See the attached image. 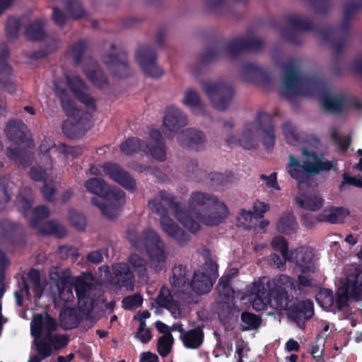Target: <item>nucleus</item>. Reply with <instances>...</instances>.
Wrapping results in <instances>:
<instances>
[{"label":"nucleus","mask_w":362,"mask_h":362,"mask_svg":"<svg viewBox=\"0 0 362 362\" xmlns=\"http://www.w3.org/2000/svg\"><path fill=\"white\" fill-rule=\"evenodd\" d=\"M134 246L137 248L144 247L146 250L151 259V267L156 272L164 269L166 260L164 243L153 229L144 230L142 236L135 240Z\"/></svg>","instance_id":"6"},{"label":"nucleus","mask_w":362,"mask_h":362,"mask_svg":"<svg viewBox=\"0 0 362 362\" xmlns=\"http://www.w3.org/2000/svg\"><path fill=\"white\" fill-rule=\"evenodd\" d=\"M86 48L87 43L86 40H78L71 45V55L74 60L76 66H78L81 63Z\"/></svg>","instance_id":"55"},{"label":"nucleus","mask_w":362,"mask_h":362,"mask_svg":"<svg viewBox=\"0 0 362 362\" xmlns=\"http://www.w3.org/2000/svg\"><path fill=\"white\" fill-rule=\"evenodd\" d=\"M173 279L172 285L177 291L185 293L189 289L190 282L187 277L188 269L182 264L175 265L172 269Z\"/></svg>","instance_id":"26"},{"label":"nucleus","mask_w":362,"mask_h":362,"mask_svg":"<svg viewBox=\"0 0 362 362\" xmlns=\"http://www.w3.org/2000/svg\"><path fill=\"white\" fill-rule=\"evenodd\" d=\"M84 186L91 194L103 198L108 185L102 178L92 177L86 181Z\"/></svg>","instance_id":"41"},{"label":"nucleus","mask_w":362,"mask_h":362,"mask_svg":"<svg viewBox=\"0 0 362 362\" xmlns=\"http://www.w3.org/2000/svg\"><path fill=\"white\" fill-rule=\"evenodd\" d=\"M84 71L87 78L95 86L103 88L108 84V78L101 69L98 68L91 70L85 69Z\"/></svg>","instance_id":"43"},{"label":"nucleus","mask_w":362,"mask_h":362,"mask_svg":"<svg viewBox=\"0 0 362 362\" xmlns=\"http://www.w3.org/2000/svg\"><path fill=\"white\" fill-rule=\"evenodd\" d=\"M226 54L231 58L239 57L243 52H259L262 50L264 42L257 37H238L223 45Z\"/></svg>","instance_id":"10"},{"label":"nucleus","mask_w":362,"mask_h":362,"mask_svg":"<svg viewBox=\"0 0 362 362\" xmlns=\"http://www.w3.org/2000/svg\"><path fill=\"white\" fill-rule=\"evenodd\" d=\"M69 221L71 226L79 231L84 230L86 226L85 216L75 209L69 211Z\"/></svg>","instance_id":"50"},{"label":"nucleus","mask_w":362,"mask_h":362,"mask_svg":"<svg viewBox=\"0 0 362 362\" xmlns=\"http://www.w3.org/2000/svg\"><path fill=\"white\" fill-rule=\"evenodd\" d=\"M240 320L243 324L240 325V329L243 332L257 330L261 327L262 322L260 315L246 310L241 313Z\"/></svg>","instance_id":"35"},{"label":"nucleus","mask_w":362,"mask_h":362,"mask_svg":"<svg viewBox=\"0 0 362 362\" xmlns=\"http://www.w3.org/2000/svg\"><path fill=\"white\" fill-rule=\"evenodd\" d=\"M297 228L298 223L292 213L283 214L277 223L278 230L284 234H292L296 231Z\"/></svg>","instance_id":"38"},{"label":"nucleus","mask_w":362,"mask_h":362,"mask_svg":"<svg viewBox=\"0 0 362 362\" xmlns=\"http://www.w3.org/2000/svg\"><path fill=\"white\" fill-rule=\"evenodd\" d=\"M45 22L43 19H36L25 28V37L28 40L39 42L43 40L47 34L45 30Z\"/></svg>","instance_id":"31"},{"label":"nucleus","mask_w":362,"mask_h":362,"mask_svg":"<svg viewBox=\"0 0 362 362\" xmlns=\"http://www.w3.org/2000/svg\"><path fill=\"white\" fill-rule=\"evenodd\" d=\"M103 170L109 177L123 187L125 189L134 192L136 189V182L130 173L119 164L111 162L105 163Z\"/></svg>","instance_id":"17"},{"label":"nucleus","mask_w":362,"mask_h":362,"mask_svg":"<svg viewBox=\"0 0 362 362\" xmlns=\"http://www.w3.org/2000/svg\"><path fill=\"white\" fill-rule=\"evenodd\" d=\"M136 59L144 73L152 78H160L163 74V69L157 64L156 51L150 45H141L135 54Z\"/></svg>","instance_id":"9"},{"label":"nucleus","mask_w":362,"mask_h":362,"mask_svg":"<svg viewBox=\"0 0 362 362\" xmlns=\"http://www.w3.org/2000/svg\"><path fill=\"white\" fill-rule=\"evenodd\" d=\"M301 154L307 158L303 163H300L297 157L290 154L286 166L288 174L298 184L306 183L311 176L318 175L320 172L329 171L333 167L331 161L322 160L316 151L303 148Z\"/></svg>","instance_id":"4"},{"label":"nucleus","mask_w":362,"mask_h":362,"mask_svg":"<svg viewBox=\"0 0 362 362\" xmlns=\"http://www.w3.org/2000/svg\"><path fill=\"white\" fill-rule=\"evenodd\" d=\"M354 272L348 274L342 284L337 288L335 294V303L339 311L348 307L350 298L357 300L362 298V288L358 281H356Z\"/></svg>","instance_id":"8"},{"label":"nucleus","mask_w":362,"mask_h":362,"mask_svg":"<svg viewBox=\"0 0 362 362\" xmlns=\"http://www.w3.org/2000/svg\"><path fill=\"white\" fill-rule=\"evenodd\" d=\"M12 68L8 65L6 57L0 54V90H6L12 93L16 90V85L11 81Z\"/></svg>","instance_id":"32"},{"label":"nucleus","mask_w":362,"mask_h":362,"mask_svg":"<svg viewBox=\"0 0 362 362\" xmlns=\"http://www.w3.org/2000/svg\"><path fill=\"white\" fill-rule=\"evenodd\" d=\"M296 281L285 274L275 276L272 281L263 276L254 284L255 294L252 307L256 310H264L268 304L276 310L286 309L296 293Z\"/></svg>","instance_id":"3"},{"label":"nucleus","mask_w":362,"mask_h":362,"mask_svg":"<svg viewBox=\"0 0 362 362\" xmlns=\"http://www.w3.org/2000/svg\"><path fill=\"white\" fill-rule=\"evenodd\" d=\"M45 318L42 314L34 315L30 322V332L33 337L38 339L42 336Z\"/></svg>","instance_id":"59"},{"label":"nucleus","mask_w":362,"mask_h":362,"mask_svg":"<svg viewBox=\"0 0 362 362\" xmlns=\"http://www.w3.org/2000/svg\"><path fill=\"white\" fill-rule=\"evenodd\" d=\"M21 22L18 18L10 17L5 26L6 35L8 41H13L18 36Z\"/></svg>","instance_id":"48"},{"label":"nucleus","mask_w":362,"mask_h":362,"mask_svg":"<svg viewBox=\"0 0 362 362\" xmlns=\"http://www.w3.org/2000/svg\"><path fill=\"white\" fill-rule=\"evenodd\" d=\"M62 129L63 133L71 139L79 138L83 135L74 120L64 121Z\"/></svg>","instance_id":"53"},{"label":"nucleus","mask_w":362,"mask_h":362,"mask_svg":"<svg viewBox=\"0 0 362 362\" xmlns=\"http://www.w3.org/2000/svg\"><path fill=\"white\" fill-rule=\"evenodd\" d=\"M206 177L209 180L210 185L214 187H223L232 180L230 175L217 172L206 173Z\"/></svg>","instance_id":"54"},{"label":"nucleus","mask_w":362,"mask_h":362,"mask_svg":"<svg viewBox=\"0 0 362 362\" xmlns=\"http://www.w3.org/2000/svg\"><path fill=\"white\" fill-rule=\"evenodd\" d=\"M221 54L220 45L218 42H216L212 46L208 47L200 54L199 61L203 64H206L218 59Z\"/></svg>","instance_id":"46"},{"label":"nucleus","mask_w":362,"mask_h":362,"mask_svg":"<svg viewBox=\"0 0 362 362\" xmlns=\"http://www.w3.org/2000/svg\"><path fill=\"white\" fill-rule=\"evenodd\" d=\"M64 6L67 12L75 19L86 16V11L82 7L79 0H66Z\"/></svg>","instance_id":"51"},{"label":"nucleus","mask_w":362,"mask_h":362,"mask_svg":"<svg viewBox=\"0 0 362 362\" xmlns=\"http://www.w3.org/2000/svg\"><path fill=\"white\" fill-rule=\"evenodd\" d=\"M253 124H245L243 129L241 137L239 139H236L235 136H230L226 139V141L228 146L234 144H239V145L245 149L250 150L254 148L255 146V141L253 136Z\"/></svg>","instance_id":"29"},{"label":"nucleus","mask_w":362,"mask_h":362,"mask_svg":"<svg viewBox=\"0 0 362 362\" xmlns=\"http://www.w3.org/2000/svg\"><path fill=\"white\" fill-rule=\"evenodd\" d=\"M283 90L281 95L288 101L293 102L296 96L313 95L315 90L320 93V100L325 111L341 112L344 107V97H332L326 84L315 77H304L293 62H286L283 66Z\"/></svg>","instance_id":"1"},{"label":"nucleus","mask_w":362,"mask_h":362,"mask_svg":"<svg viewBox=\"0 0 362 362\" xmlns=\"http://www.w3.org/2000/svg\"><path fill=\"white\" fill-rule=\"evenodd\" d=\"M228 214L226 204L215 195L194 192L190 196L188 210L182 208L175 216L186 228L195 233L200 229L198 221L207 226H216L223 223Z\"/></svg>","instance_id":"2"},{"label":"nucleus","mask_w":362,"mask_h":362,"mask_svg":"<svg viewBox=\"0 0 362 362\" xmlns=\"http://www.w3.org/2000/svg\"><path fill=\"white\" fill-rule=\"evenodd\" d=\"M92 115L89 112H82L81 115L75 118H72L73 120L77 124V126L80 128L81 132L84 135L85 133L89 130L92 127Z\"/></svg>","instance_id":"63"},{"label":"nucleus","mask_w":362,"mask_h":362,"mask_svg":"<svg viewBox=\"0 0 362 362\" xmlns=\"http://www.w3.org/2000/svg\"><path fill=\"white\" fill-rule=\"evenodd\" d=\"M112 272L115 285L120 289L133 291L134 287V276L127 264L116 263L112 265Z\"/></svg>","instance_id":"24"},{"label":"nucleus","mask_w":362,"mask_h":362,"mask_svg":"<svg viewBox=\"0 0 362 362\" xmlns=\"http://www.w3.org/2000/svg\"><path fill=\"white\" fill-rule=\"evenodd\" d=\"M7 156L23 168L32 163L30 154L25 149L19 147L7 148Z\"/></svg>","instance_id":"37"},{"label":"nucleus","mask_w":362,"mask_h":362,"mask_svg":"<svg viewBox=\"0 0 362 362\" xmlns=\"http://www.w3.org/2000/svg\"><path fill=\"white\" fill-rule=\"evenodd\" d=\"M282 132L288 144L296 146L299 142L298 134L296 127L290 122H286L282 125Z\"/></svg>","instance_id":"52"},{"label":"nucleus","mask_w":362,"mask_h":362,"mask_svg":"<svg viewBox=\"0 0 362 362\" xmlns=\"http://www.w3.org/2000/svg\"><path fill=\"white\" fill-rule=\"evenodd\" d=\"M49 215V211L46 206L42 205L34 208L32 210L30 226L35 228L40 222L47 218Z\"/></svg>","instance_id":"56"},{"label":"nucleus","mask_w":362,"mask_h":362,"mask_svg":"<svg viewBox=\"0 0 362 362\" xmlns=\"http://www.w3.org/2000/svg\"><path fill=\"white\" fill-rule=\"evenodd\" d=\"M317 302L325 308H329L334 302L333 291L329 288H321L316 294Z\"/></svg>","instance_id":"49"},{"label":"nucleus","mask_w":362,"mask_h":362,"mask_svg":"<svg viewBox=\"0 0 362 362\" xmlns=\"http://www.w3.org/2000/svg\"><path fill=\"white\" fill-rule=\"evenodd\" d=\"M282 310H287L288 318L301 327L314 315V304L309 299L296 300Z\"/></svg>","instance_id":"16"},{"label":"nucleus","mask_w":362,"mask_h":362,"mask_svg":"<svg viewBox=\"0 0 362 362\" xmlns=\"http://www.w3.org/2000/svg\"><path fill=\"white\" fill-rule=\"evenodd\" d=\"M334 29L331 25H327L320 30V36L322 40L328 44L331 49L337 57H339L344 50L345 42L344 40H337L334 39L333 35Z\"/></svg>","instance_id":"30"},{"label":"nucleus","mask_w":362,"mask_h":362,"mask_svg":"<svg viewBox=\"0 0 362 362\" xmlns=\"http://www.w3.org/2000/svg\"><path fill=\"white\" fill-rule=\"evenodd\" d=\"M119 148L122 153L127 156L141 151L149 153L154 159L160 161L166 159L165 143L161 132L157 129H153L149 132L148 141L130 137L120 144Z\"/></svg>","instance_id":"5"},{"label":"nucleus","mask_w":362,"mask_h":362,"mask_svg":"<svg viewBox=\"0 0 362 362\" xmlns=\"http://www.w3.org/2000/svg\"><path fill=\"white\" fill-rule=\"evenodd\" d=\"M128 263L140 278L147 277V261L141 255L132 253L128 257Z\"/></svg>","instance_id":"42"},{"label":"nucleus","mask_w":362,"mask_h":362,"mask_svg":"<svg viewBox=\"0 0 362 362\" xmlns=\"http://www.w3.org/2000/svg\"><path fill=\"white\" fill-rule=\"evenodd\" d=\"M271 245L275 251L279 252L283 257L288 259L290 252H288V244L285 238L282 236L274 237L272 240Z\"/></svg>","instance_id":"61"},{"label":"nucleus","mask_w":362,"mask_h":362,"mask_svg":"<svg viewBox=\"0 0 362 362\" xmlns=\"http://www.w3.org/2000/svg\"><path fill=\"white\" fill-rule=\"evenodd\" d=\"M241 78L245 82L262 86H269L272 83L270 72L267 69L251 62L245 64L242 67Z\"/></svg>","instance_id":"19"},{"label":"nucleus","mask_w":362,"mask_h":362,"mask_svg":"<svg viewBox=\"0 0 362 362\" xmlns=\"http://www.w3.org/2000/svg\"><path fill=\"white\" fill-rule=\"evenodd\" d=\"M187 124V117L180 108L169 106L165 109L163 132L167 138H173L175 133Z\"/></svg>","instance_id":"13"},{"label":"nucleus","mask_w":362,"mask_h":362,"mask_svg":"<svg viewBox=\"0 0 362 362\" xmlns=\"http://www.w3.org/2000/svg\"><path fill=\"white\" fill-rule=\"evenodd\" d=\"M177 141L182 147L199 151L204 148L206 138L203 132L194 128H187L177 135Z\"/></svg>","instance_id":"22"},{"label":"nucleus","mask_w":362,"mask_h":362,"mask_svg":"<svg viewBox=\"0 0 362 362\" xmlns=\"http://www.w3.org/2000/svg\"><path fill=\"white\" fill-rule=\"evenodd\" d=\"M185 175L187 177L200 182L206 177V172L199 167L197 159H190L187 163Z\"/></svg>","instance_id":"40"},{"label":"nucleus","mask_w":362,"mask_h":362,"mask_svg":"<svg viewBox=\"0 0 362 362\" xmlns=\"http://www.w3.org/2000/svg\"><path fill=\"white\" fill-rule=\"evenodd\" d=\"M254 124L257 126L256 130L262 132V143L267 152L274 148L276 136L272 117L264 112L257 114Z\"/></svg>","instance_id":"14"},{"label":"nucleus","mask_w":362,"mask_h":362,"mask_svg":"<svg viewBox=\"0 0 362 362\" xmlns=\"http://www.w3.org/2000/svg\"><path fill=\"white\" fill-rule=\"evenodd\" d=\"M174 338L171 333L160 337L157 342V351L162 357H166L171 351Z\"/></svg>","instance_id":"45"},{"label":"nucleus","mask_w":362,"mask_h":362,"mask_svg":"<svg viewBox=\"0 0 362 362\" xmlns=\"http://www.w3.org/2000/svg\"><path fill=\"white\" fill-rule=\"evenodd\" d=\"M299 207L309 211H316L320 210L324 203L323 199L316 194L308 195L303 194L295 198Z\"/></svg>","instance_id":"33"},{"label":"nucleus","mask_w":362,"mask_h":362,"mask_svg":"<svg viewBox=\"0 0 362 362\" xmlns=\"http://www.w3.org/2000/svg\"><path fill=\"white\" fill-rule=\"evenodd\" d=\"M315 254L310 247L300 246L290 252L288 262L295 263L296 267L303 273L316 272Z\"/></svg>","instance_id":"15"},{"label":"nucleus","mask_w":362,"mask_h":362,"mask_svg":"<svg viewBox=\"0 0 362 362\" xmlns=\"http://www.w3.org/2000/svg\"><path fill=\"white\" fill-rule=\"evenodd\" d=\"M230 276H223L219 279L217 290L219 293V296L223 297L225 299L228 300L232 293H233V289L230 286Z\"/></svg>","instance_id":"58"},{"label":"nucleus","mask_w":362,"mask_h":362,"mask_svg":"<svg viewBox=\"0 0 362 362\" xmlns=\"http://www.w3.org/2000/svg\"><path fill=\"white\" fill-rule=\"evenodd\" d=\"M5 133L8 139L16 144H25L28 147L33 146L27 126L21 120H9Z\"/></svg>","instance_id":"20"},{"label":"nucleus","mask_w":362,"mask_h":362,"mask_svg":"<svg viewBox=\"0 0 362 362\" xmlns=\"http://www.w3.org/2000/svg\"><path fill=\"white\" fill-rule=\"evenodd\" d=\"M0 236L18 246H23L26 243L23 226L8 219L0 221Z\"/></svg>","instance_id":"21"},{"label":"nucleus","mask_w":362,"mask_h":362,"mask_svg":"<svg viewBox=\"0 0 362 362\" xmlns=\"http://www.w3.org/2000/svg\"><path fill=\"white\" fill-rule=\"evenodd\" d=\"M78 306L80 313L90 317V314L94 308L95 301L85 293H78Z\"/></svg>","instance_id":"47"},{"label":"nucleus","mask_w":362,"mask_h":362,"mask_svg":"<svg viewBox=\"0 0 362 362\" xmlns=\"http://www.w3.org/2000/svg\"><path fill=\"white\" fill-rule=\"evenodd\" d=\"M103 60L110 71L115 76L123 78L132 74V70L128 64L127 53L124 50L106 54Z\"/></svg>","instance_id":"18"},{"label":"nucleus","mask_w":362,"mask_h":362,"mask_svg":"<svg viewBox=\"0 0 362 362\" xmlns=\"http://www.w3.org/2000/svg\"><path fill=\"white\" fill-rule=\"evenodd\" d=\"M182 103L189 107L193 114L196 115L204 114V105L199 93L194 90L189 88L186 90Z\"/></svg>","instance_id":"34"},{"label":"nucleus","mask_w":362,"mask_h":362,"mask_svg":"<svg viewBox=\"0 0 362 362\" xmlns=\"http://www.w3.org/2000/svg\"><path fill=\"white\" fill-rule=\"evenodd\" d=\"M59 320L64 329L69 330L78 327L82 320V316L76 308H66L60 311Z\"/></svg>","instance_id":"27"},{"label":"nucleus","mask_w":362,"mask_h":362,"mask_svg":"<svg viewBox=\"0 0 362 362\" xmlns=\"http://www.w3.org/2000/svg\"><path fill=\"white\" fill-rule=\"evenodd\" d=\"M159 195L161 199V202L159 201L162 204V202L165 203L170 209H172L175 214H178L180 209H182L180 204L175 202V197L171 194L168 193L165 190H161L159 192ZM158 202V200H156Z\"/></svg>","instance_id":"60"},{"label":"nucleus","mask_w":362,"mask_h":362,"mask_svg":"<svg viewBox=\"0 0 362 362\" xmlns=\"http://www.w3.org/2000/svg\"><path fill=\"white\" fill-rule=\"evenodd\" d=\"M46 335L48 338V341L51 344L52 347L56 350L65 347L69 341V339L66 334H52L50 335L49 334Z\"/></svg>","instance_id":"64"},{"label":"nucleus","mask_w":362,"mask_h":362,"mask_svg":"<svg viewBox=\"0 0 362 362\" xmlns=\"http://www.w3.org/2000/svg\"><path fill=\"white\" fill-rule=\"evenodd\" d=\"M361 10L362 0L358 1L351 0L344 5L343 16L352 20L354 16Z\"/></svg>","instance_id":"62"},{"label":"nucleus","mask_w":362,"mask_h":362,"mask_svg":"<svg viewBox=\"0 0 362 362\" xmlns=\"http://www.w3.org/2000/svg\"><path fill=\"white\" fill-rule=\"evenodd\" d=\"M286 21L292 30L288 28L281 29L280 31L281 36L284 40L293 45H300V41L298 40L296 33L297 31H310L320 35L321 28H316L312 22L306 18H300L297 15H289L286 17Z\"/></svg>","instance_id":"11"},{"label":"nucleus","mask_w":362,"mask_h":362,"mask_svg":"<svg viewBox=\"0 0 362 362\" xmlns=\"http://www.w3.org/2000/svg\"><path fill=\"white\" fill-rule=\"evenodd\" d=\"M202 87L214 108L226 110L234 96V87L222 81H203Z\"/></svg>","instance_id":"7"},{"label":"nucleus","mask_w":362,"mask_h":362,"mask_svg":"<svg viewBox=\"0 0 362 362\" xmlns=\"http://www.w3.org/2000/svg\"><path fill=\"white\" fill-rule=\"evenodd\" d=\"M214 280L204 272L196 271L190 281L189 288L197 294L209 293L213 287Z\"/></svg>","instance_id":"25"},{"label":"nucleus","mask_w":362,"mask_h":362,"mask_svg":"<svg viewBox=\"0 0 362 362\" xmlns=\"http://www.w3.org/2000/svg\"><path fill=\"white\" fill-rule=\"evenodd\" d=\"M103 200L98 197H93L91 199V204L100 209L101 213L110 219L116 218V216L112 214L111 208L103 202V200H107L115 206H119L125 202V193L123 190L117 187L107 186Z\"/></svg>","instance_id":"12"},{"label":"nucleus","mask_w":362,"mask_h":362,"mask_svg":"<svg viewBox=\"0 0 362 362\" xmlns=\"http://www.w3.org/2000/svg\"><path fill=\"white\" fill-rule=\"evenodd\" d=\"M33 344L35 346L36 351L41 358L45 359L49 357L52 354V347L50 342L48 341L47 335L44 337L36 339L35 338Z\"/></svg>","instance_id":"44"},{"label":"nucleus","mask_w":362,"mask_h":362,"mask_svg":"<svg viewBox=\"0 0 362 362\" xmlns=\"http://www.w3.org/2000/svg\"><path fill=\"white\" fill-rule=\"evenodd\" d=\"M331 139L339 150L342 153H346L351 143V137L350 135H339L337 132L331 134Z\"/></svg>","instance_id":"57"},{"label":"nucleus","mask_w":362,"mask_h":362,"mask_svg":"<svg viewBox=\"0 0 362 362\" xmlns=\"http://www.w3.org/2000/svg\"><path fill=\"white\" fill-rule=\"evenodd\" d=\"M349 214V211L344 207H334L329 210H324L321 214L322 221L330 223H341Z\"/></svg>","instance_id":"39"},{"label":"nucleus","mask_w":362,"mask_h":362,"mask_svg":"<svg viewBox=\"0 0 362 362\" xmlns=\"http://www.w3.org/2000/svg\"><path fill=\"white\" fill-rule=\"evenodd\" d=\"M57 95L64 112L69 117L76 119V117L79 116L81 110L77 108L75 102L71 100L66 90H62L57 93Z\"/></svg>","instance_id":"36"},{"label":"nucleus","mask_w":362,"mask_h":362,"mask_svg":"<svg viewBox=\"0 0 362 362\" xmlns=\"http://www.w3.org/2000/svg\"><path fill=\"white\" fill-rule=\"evenodd\" d=\"M148 207L153 213L160 216L162 230L168 236L173 238L179 232L180 227L169 216L168 209L156 199L148 202Z\"/></svg>","instance_id":"23"},{"label":"nucleus","mask_w":362,"mask_h":362,"mask_svg":"<svg viewBox=\"0 0 362 362\" xmlns=\"http://www.w3.org/2000/svg\"><path fill=\"white\" fill-rule=\"evenodd\" d=\"M180 338L185 347L190 349H199L202 345L204 339L203 328L201 326H198L189 329L184 334L180 335Z\"/></svg>","instance_id":"28"}]
</instances>
